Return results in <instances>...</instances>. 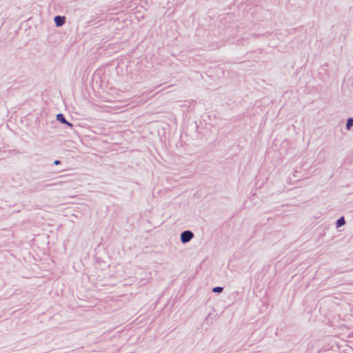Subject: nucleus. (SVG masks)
I'll use <instances>...</instances> for the list:
<instances>
[{
	"mask_svg": "<svg viewBox=\"0 0 353 353\" xmlns=\"http://www.w3.org/2000/svg\"><path fill=\"white\" fill-rule=\"evenodd\" d=\"M194 233L191 230H184L180 234L181 242L183 244L188 243L194 238Z\"/></svg>",
	"mask_w": 353,
	"mask_h": 353,
	"instance_id": "f257e3e1",
	"label": "nucleus"
},
{
	"mask_svg": "<svg viewBox=\"0 0 353 353\" xmlns=\"http://www.w3.org/2000/svg\"><path fill=\"white\" fill-rule=\"evenodd\" d=\"M54 21L57 27H61L65 23V17L60 15L55 16L54 17Z\"/></svg>",
	"mask_w": 353,
	"mask_h": 353,
	"instance_id": "f03ea898",
	"label": "nucleus"
},
{
	"mask_svg": "<svg viewBox=\"0 0 353 353\" xmlns=\"http://www.w3.org/2000/svg\"><path fill=\"white\" fill-rule=\"evenodd\" d=\"M56 118H57V120L59 122H60L61 123H63V124L66 123L67 120L63 114H62V113L57 114L56 116Z\"/></svg>",
	"mask_w": 353,
	"mask_h": 353,
	"instance_id": "7ed1b4c3",
	"label": "nucleus"
},
{
	"mask_svg": "<svg viewBox=\"0 0 353 353\" xmlns=\"http://www.w3.org/2000/svg\"><path fill=\"white\" fill-rule=\"evenodd\" d=\"M345 223V219L343 216L341 217L340 219H339L336 221V227L337 228H341L342 227L343 225H344Z\"/></svg>",
	"mask_w": 353,
	"mask_h": 353,
	"instance_id": "20e7f679",
	"label": "nucleus"
},
{
	"mask_svg": "<svg viewBox=\"0 0 353 353\" xmlns=\"http://www.w3.org/2000/svg\"><path fill=\"white\" fill-rule=\"evenodd\" d=\"M352 126H353V118H349L347 121L345 128L347 130H350V129Z\"/></svg>",
	"mask_w": 353,
	"mask_h": 353,
	"instance_id": "39448f33",
	"label": "nucleus"
},
{
	"mask_svg": "<svg viewBox=\"0 0 353 353\" xmlns=\"http://www.w3.org/2000/svg\"><path fill=\"white\" fill-rule=\"evenodd\" d=\"M223 290V288L221 286H216L212 288V291L214 293H221Z\"/></svg>",
	"mask_w": 353,
	"mask_h": 353,
	"instance_id": "423d86ee",
	"label": "nucleus"
},
{
	"mask_svg": "<svg viewBox=\"0 0 353 353\" xmlns=\"http://www.w3.org/2000/svg\"><path fill=\"white\" fill-rule=\"evenodd\" d=\"M61 161H60V160H55V161H54V165H60V164H61Z\"/></svg>",
	"mask_w": 353,
	"mask_h": 353,
	"instance_id": "0eeeda50",
	"label": "nucleus"
},
{
	"mask_svg": "<svg viewBox=\"0 0 353 353\" xmlns=\"http://www.w3.org/2000/svg\"><path fill=\"white\" fill-rule=\"evenodd\" d=\"M65 124L67 125L68 126L72 127V124L68 121H66V123H65Z\"/></svg>",
	"mask_w": 353,
	"mask_h": 353,
	"instance_id": "6e6552de",
	"label": "nucleus"
},
{
	"mask_svg": "<svg viewBox=\"0 0 353 353\" xmlns=\"http://www.w3.org/2000/svg\"><path fill=\"white\" fill-rule=\"evenodd\" d=\"M130 353H133V352H130Z\"/></svg>",
	"mask_w": 353,
	"mask_h": 353,
	"instance_id": "1a4fd4ad",
	"label": "nucleus"
}]
</instances>
